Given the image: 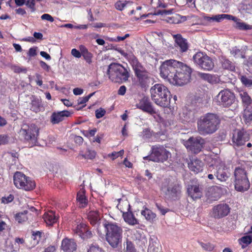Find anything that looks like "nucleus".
<instances>
[{"label":"nucleus","instance_id":"nucleus-43","mask_svg":"<svg viewBox=\"0 0 252 252\" xmlns=\"http://www.w3.org/2000/svg\"><path fill=\"white\" fill-rule=\"evenodd\" d=\"M199 244L201 247L206 251H212L215 248L214 245L210 243H204L201 242H199Z\"/></svg>","mask_w":252,"mask_h":252},{"label":"nucleus","instance_id":"nucleus-7","mask_svg":"<svg viewBox=\"0 0 252 252\" xmlns=\"http://www.w3.org/2000/svg\"><path fill=\"white\" fill-rule=\"evenodd\" d=\"M234 188L236 191L244 192L249 189L250 182L244 168L236 167L234 171Z\"/></svg>","mask_w":252,"mask_h":252},{"label":"nucleus","instance_id":"nucleus-20","mask_svg":"<svg viewBox=\"0 0 252 252\" xmlns=\"http://www.w3.org/2000/svg\"><path fill=\"white\" fill-rule=\"evenodd\" d=\"M71 113L67 110L53 112L50 117V121L53 125L58 124L63 121L65 117L70 116Z\"/></svg>","mask_w":252,"mask_h":252},{"label":"nucleus","instance_id":"nucleus-8","mask_svg":"<svg viewBox=\"0 0 252 252\" xmlns=\"http://www.w3.org/2000/svg\"><path fill=\"white\" fill-rule=\"evenodd\" d=\"M13 182L17 188L26 191L32 190L35 187L34 181L20 171H16L14 173Z\"/></svg>","mask_w":252,"mask_h":252},{"label":"nucleus","instance_id":"nucleus-46","mask_svg":"<svg viewBox=\"0 0 252 252\" xmlns=\"http://www.w3.org/2000/svg\"><path fill=\"white\" fill-rule=\"evenodd\" d=\"M88 252H105V251L98 245L92 244L88 250Z\"/></svg>","mask_w":252,"mask_h":252},{"label":"nucleus","instance_id":"nucleus-26","mask_svg":"<svg viewBox=\"0 0 252 252\" xmlns=\"http://www.w3.org/2000/svg\"><path fill=\"white\" fill-rule=\"evenodd\" d=\"M43 219L47 225L52 226L57 222L59 217L54 211L50 210L44 214Z\"/></svg>","mask_w":252,"mask_h":252},{"label":"nucleus","instance_id":"nucleus-34","mask_svg":"<svg viewBox=\"0 0 252 252\" xmlns=\"http://www.w3.org/2000/svg\"><path fill=\"white\" fill-rule=\"evenodd\" d=\"M79 49L84 60L87 63L91 64L92 63V54L89 52L87 48L83 45L79 46Z\"/></svg>","mask_w":252,"mask_h":252},{"label":"nucleus","instance_id":"nucleus-15","mask_svg":"<svg viewBox=\"0 0 252 252\" xmlns=\"http://www.w3.org/2000/svg\"><path fill=\"white\" fill-rule=\"evenodd\" d=\"M250 140V135L243 129L235 130L233 133L232 141L236 146L244 145L247 141Z\"/></svg>","mask_w":252,"mask_h":252},{"label":"nucleus","instance_id":"nucleus-13","mask_svg":"<svg viewBox=\"0 0 252 252\" xmlns=\"http://www.w3.org/2000/svg\"><path fill=\"white\" fill-rule=\"evenodd\" d=\"M153 157L152 159L155 162H164L170 156V153L162 146H155L152 147Z\"/></svg>","mask_w":252,"mask_h":252},{"label":"nucleus","instance_id":"nucleus-55","mask_svg":"<svg viewBox=\"0 0 252 252\" xmlns=\"http://www.w3.org/2000/svg\"><path fill=\"white\" fill-rule=\"evenodd\" d=\"M42 235V232L37 231L36 232L33 231L32 238L34 240H36V243H38L40 240Z\"/></svg>","mask_w":252,"mask_h":252},{"label":"nucleus","instance_id":"nucleus-5","mask_svg":"<svg viewBox=\"0 0 252 252\" xmlns=\"http://www.w3.org/2000/svg\"><path fill=\"white\" fill-rule=\"evenodd\" d=\"M106 232V239L113 248H117L122 240L123 229L116 223L105 221L103 223Z\"/></svg>","mask_w":252,"mask_h":252},{"label":"nucleus","instance_id":"nucleus-18","mask_svg":"<svg viewBox=\"0 0 252 252\" xmlns=\"http://www.w3.org/2000/svg\"><path fill=\"white\" fill-rule=\"evenodd\" d=\"M203 19L207 23H212L213 22H220L224 19H227L228 20H233L236 21V18L231 15L222 14L215 15L213 17L207 16L204 14L202 16Z\"/></svg>","mask_w":252,"mask_h":252},{"label":"nucleus","instance_id":"nucleus-58","mask_svg":"<svg viewBox=\"0 0 252 252\" xmlns=\"http://www.w3.org/2000/svg\"><path fill=\"white\" fill-rule=\"evenodd\" d=\"M8 137L6 135H0V145L7 143Z\"/></svg>","mask_w":252,"mask_h":252},{"label":"nucleus","instance_id":"nucleus-30","mask_svg":"<svg viewBox=\"0 0 252 252\" xmlns=\"http://www.w3.org/2000/svg\"><path fill=\"white\" fill-rule=\"evenodd\" d=\"M142 216H144L145 219L150 222H154L157 217L156 213L146 206L143 207V210L141 212Z\"/></svg>","mask_w":252,"mask_h":252},{"label":"nucleus","instance_id":"nucleus-32","mask_svg":"<svg viewBox=\"0 0 252 252\" xmlns=\"http://www.w3.org/2000/svg\"><path fill=\"white\" fill-rule=\"evenodd\" d=\"M76 199L80 207L84 208L88 204V199L85 195V190L82 189L77 194Z\"/></svg>","mask_w":252,"mask_h":252},{"label":"nucleus","instance_id":"nucleus-27","mask_svg":"<svg viewBox=\"0 0 252 252\" xmlns=\"http://www.w3.org/2000/svg\"><path fill=\"white\" fill-rule=\"evenodd\" d=\"M129 63L132 66L135 75L142 72L146 70L143 65L139 62L137 57L135 56L130 60Z\"/></svg>","mask_w":252,"mask_h":252},{"label":"nucleus","instance_id":"nucleus-11","mask_svg":"<svg viewBox=\"0 0 252 252\" xmlns=\"http://www.w3.org/2000/svg\"><path fill=\"white\" fill-rule=\"evenodd\" d=\"M234 94L229 89H224L220 92L216 97L218 105L224 107H228L235 101Z\"/></svg>","mask_w":252,"mask_h":252},{"label":"nucleus","instance_id":"nucleus-28","mask_svg":"<svg viewBox=\"0 0 252 252\" xmlns=\"http://www.w3.org/2000/svg\"><path fill=\"white\" fill-rule=\"evenodd\" d=\"M220 63L222 68L224 69L234 71L235 70V65L234 63L227 59L226 57L221 56L220 58Z\"/></svg>","mask_w":252,"mask_h":252},{"label":"nucleus","instance_id":"nucleus-12","mask_svg":"<svg viewBox=\"0 0 252 252\" xmlns=\"http://www.w3.org/2000/svg\"><path fill=\"white\" fill-rule=\"evenodd\" d=\"M204 144V139L200 136L191 137L184 142L187 149L195 154L199 153L202 150Z\"/></svg>","mask_w":252,"mask_h":252},{"label":"nucleus","instance_id":"nucleus-3","mask_svg":"<svg viewBox=\"0 0 252 252\" xmlns=\"http://www.w3.org/2000/svg\"><path fill=\"white\" fill-rule=\"evenodd\" d=\"M153 101L158 105L167 107L170 102L171 94L168 88L161 84H156L150 90Z\"/></svg>","mask_w":252,"mask_h":252},{"label":"nucleus","instance_id":"nucleus-10","mask_svg":"<svg viewBox=\"0 0 252 252\" xmlns=\"http://www.w3.org/2000/svg\"><path fill=\"white\" fill-rule=\"evenodd\" d=\"M194 63L203 70H211L214 66L212 59L202 52H198L193 56Z\"/></svg>","mask_w":252,"mask_h":252},{"label":"nucleus","instance_id":"nucleus-50","mask_svg":"<svg viewBox=\"0 0 252 252\" xmlns=\"http://www.w3.org/2000/svg\"><path fill=\"white\" fill-rule=\"evenodd\" d=\"M126 252H137L134 244L130 241H126Z\"/></svg>","mask_w":252,"mask_h":252},{"label":"nucleus","instance_id":"nucleus-2","mask_svg":"<svg viewBox=\"0 0 252 252\" xmlns=\"http://www.w3.org/2000/svg\"><path fill=\"white\" fill-rule=\"evenodd\" d=\"M220 123V120L217 114L208 113L198 120V132L202 135L213 134L218 129Z\"/></svg>","mask_w":252,"mask_h":252},{"label":"nucleus","instance_id":"nucleus-35","mask_svg":"<svg viewBox=\"0 0 252 252\" xmlns=\"http://www.w3.org/2000/svg\"><path fill=\"white\" fill-rule=\"evenodd\" d=\"M181 187L178 184H171L167 188V192L172 196H177L181 193Z\"/></svg>","mask_w":252,"mask_h":252},{"label":"nucleus","instance_id":"nucleus-22","mask_svg":"<svg viewBox=\"0 0 252 252\" xmlns=\"http://www.w3.org/2000/svg\"><path fill=\"white\" fill-rule=\"evenodd\" d=\"M204 166V163L197 158L190 159V161L188 163L189 168L194 174H197L202 172Z\"/></svg>","mask_w":252,"mask_h":252},{"label":"nucleus","instance_id":"nucleus-44","mask_svg":"<svg viewBox=\"0 0 252 252\" xmlns=\"http://www.w3.org/2000/svg\"><path fill=\"white\" fill-rule=\"evenodd\" d=\"M156 206L159 211L160 214L162 216H164L167 213L170 211V210L169 208L163 206L160 204L156 203Z\"/></svg>","mask_w":252,"mask_h":252},{"label":"nucleus","instance_id":"nucleus-25","mask_svg":"<svg viewBox=\"0 0 252 252\" xmlns=\"http://www.w3.org/2000/svg\"><path fill=\"white\" fill-rule=\"evenodd\" d=\"M173 37L178 46L180 48V52H186L189 48V45L186 39L183 37L181 34L173 35Z\"/></svg>","mask_w":252,"mask_h":252},{"label":"nucleus","instance_id":"nucleus-54","mask_svg":"<svg viewBox=\"0 0 252 252\" xmlns=\"http://www.w3.org/2000/svg\"><path fill=\"white\" fill-rule=\"evenodd\" d=\"M94 93L90 94L87 96H86L85 97H80L78 100V104H83L87 102L90 98L93 95Z\"/></svg>","mask_w":252,"mask_h":252},{"label":"nucleus","instance_id":"nucleus-64","mask_svg":"<svg viewBox=\"0 0 252 252\" xmlns=\"http://www.w3.org/2000/svg\"><path fill=\"white\" fill-rule=\"evenodd\" d=\"M37 47H32L30 48L28 52V56L30 57H34L37 55L36 53Z\"/></svg>","mask_w":252,"mask_h":252},{"label":"nucleus","instance_id":"nucleus-39","mask_svg":"<svg viewBox=\"0 0 252 252\" xmlns=\"http://www.w3.org/2000/svg\"><path fill=\"white\" fill-rule=\"evenodd\" d=\"M88 225L84 223H80L78 224L73 231L74 233L78 235L80 237L82 236L84 232L86 231Z\"/></svg>","mask_w":252,"mask_h":252},{"label":"nucleus","instance_id":"nucleus-21","mask_svg":"<svg viewBox=\"0 0 252 252\" xmlns=\"http://www.w3.org/2000/svg\"><path fill=\"white\" fill-rule=\"evenodd\" d=\"M61 248L63 252H74L77 249V244L74 239L65 238L62 240Z\"/></svg>","mask_w":252,"mask_h":252},{"label":"nucleus","instance_id":"nucleus-51","mask_svg":"<svg viewBox=\"0 0 252 252\" xmlns=\"http://www.w3.org/2000/svg\"><path fill=\"white\" fill-rule=\"evenodd\" d=\"M127 2H128V1L126 0L118 1L115 4V8L117 10L122 11L123 10L124 7L126 6V4L127 3Z\"/></svg>","mask_w":252,"mask_h":252},{"label":"nucleus","instance_id":"nucleus-1","mask_svg":"<svg viewBox=\"0 0 252 252\" xmlns=\"http://www.w3.org/2000/svg\"><path fill=\"white\" fill-rule=\"evenodd\" d=\"M160 75L170 84L183 86L190 82L192 72L186 64L175 60H167L161 64Z\"/></svg>","mask_w":252,"mask_h":252},{"label":"nucleus","instance_id":"nucleus-63","mask_svg":"<svg viewBox=\"0 0 252 252\" xmlns=\"http://www.w3.org/2000/svg\"><path fill=\"white\" fill-rule=\"evenodd\" d=\"M71 53L74 57L77 58H80L82 56L81 51H79L75 48L71 50Z\"/></svg>","mask_w":252,"mask_h":252},{"label":"nucleus","instance_id":"nucleus-29","mask_svg":"<svg viewBox=\"0 0 252 252\" xmlns=\"http://www.w3.org/2000/svg\"><path fill=\"white\" fill-rule=\"evenodd\" d=\"M87 218L90 224L94 226L100 220V213L98 211H91L87 214Z\"/></svg>","mask_w":252,"mask_h":252},{"label":"nucleus","instance_id":"nucleus-41","mask_svg":"<svg viewBox=\"0 0 252 252\" xmlns=\"http://www.w3.org/2000/svg\"><path fill=\"white\" fill-rule=\"evenodd\" d=\"M28 213L27 211H24V212L17 213L15 217L16 220L19 223L27 221L28 220L27 214Z\"/></svg>","mask_w":252,"mask_h":252},{"label":"nucleus","instance_id":"nucleus-9","mask_svg":"<svg viewBox=\"0 0 252 252\" xmlns=\"http://www.w3.org/2000/svg\"><path fill=\"white\" fill-rule=\"evenodd\" d=\"M173 9L169 10L156 9L154 14L164 16L163 20L170 24H179L187 20L186 16H181L177 13H173Z\"/></svg>","mask_w":252,"mask_h":252},{"label":"nucleus","instance_id":"nucleus-31","mask_svg":"<svg viewBox=\"0 0 252 252\" xmlns=\"http://www.w3.org/2000/svg\"><path fill=\"white\" fill-rule=\"evenodd\" d=\"M215 175L221 182L225 181L229 176V173H227V170L225 166L219 167Z\"/></svg>","mask_w":252,"mask_h":252},{"label":"nucleus","instance_id":"nucleus-62","mask_svg":"<svg viewBox=\"0 0 252 252\" xmlns=\"http://www.w3.org/2000/svg\"><path fill=\"white\" fill-rule=\"evenodd\" d=\"M2 215L0 214V232L5 229L6 223L2 220Z\"/></svg>","mask_w":252,"mask_h":252},{"label":"nucleus","instance_id":"nucleus-59","mask_svg":"<svg viewBox=\"0 0 252 252\" xmlns=\"http://www.w3.org/2000/svg\"><path fill=\"white\" fill-rule=\"evenodd\" d=\"M41 18L42 20H45L51 22H53L54 21L53 17L48 14H43Z\"/></svg>","mask_w":252,"mask_h":252},{"label":"nucleus","instance_id":"nucleus-33","mask_svg":"<svg viewBox=\"0 0 252 252\" xmlns=\"http://www.w3.org/2000/svg\"><path fill=\"white\" fill-rule=\"evenodd\" d=\"M239 95L244 106L246 107L251 106V105L252 104V99L247 92L241 91L239 92Z\"/></svg>","mask_w":252,"mask_h":252},{"label":"nucleus","instance_id":"nucleus-16","mask_svg":"<svg viewBox=\"0 0 252 252\" xmlns=\"http://www.w3.org/2000/svg\"><path fill=\"white\" fill-rule=\"evenodd\" d=\"M198 116L197 112L195 109H189L185 107L180 113V118L183 123L194 122Z\"/></svg>","mask_w":252,"mask_h":252},{"label":"nucleus","instance_id":"nucleus-52","mask_svg":"<svg viewBox=\"0 0 252 252\" xmlns=\"http://www.w3.org/2000/svg\"><path fill=\"white\" fill-rule=\"evenodd\" d=\"M106 114V111L104 108H99L95 111V115L97 119L103 117Z\"/></svg>","mask_w":252,"mask_h":252},{"label":"nucleus","instance_id":"nucleus-45","mask_svg":"<svg viewBox=\"0 0 252 252\" xmlns=\"http://www.w3.org/2000/svg\"><path fill=\"white\" fill-rule=\"evenodd\" d=\"M236 27L241 30H248L252 29V26L244 22H237Z\"/></svg>","mask_w":252,"mask_h":252},{"label":"nucleus","instance_id":"nucleus-38","mask_svg":"<svg viewBox=\"0 0 252 252\" xmlns=\"http://www.w3.org/2000/svg\"><path fill=\"white\" fill-rule=\"evenodd\" d=\"M199 77L203 80L207 81L211 84L216 83L217 82V77L215 75L209 73L199 72Z\"/></svg>","mask_w":252,"mask_h":252},{"label":"nucleus","instance_id":"nucleus-53","mask_svg":"<svg viewBox=\"0 0 252 252\" xmlns=\"http://www.w3.org/2000/svg\"><path fill=\"white\" fill-rule=\"evenodd\" d=\"M120 53L128 61V62L134 56V54L132 52L126 53L124 50H121Z\"/></svg>","mask_w":252,"mask_h":252},{"label":"nucleus","instance_id":"nucleus-57","mask_svg":"<svg viewBox=\"0 0 252 252\" xmlns=\"http://www.w3.org/2000/svg\"><path fill=\"white\" fill-rule=\"evenodd\" d=\"M14 199V196L12 194H9L7 197H2L1 202L4 204H7L12 202Z\"/></svg>","mask_w":252,"mask_h":252},{"label":"nucleus","instance_id":"nucleus-23","mask_svg":"<svg viewBox=\"0 0 252 252\" xmlns=\"http://www.w3.org/2000/svg\"><path fill=\"white\" fill-rule=\"evenodd\" d=\"M187 192L189 196L193 200L200 198L202 195V190L199 185H189Z\"/></svg>","mask_w":252,"mask_h":252},{"label":"nucleus","instance_id":"nucleus-47","mask_svg":"<svg viewBox=\"0 0 252 252\" xmlns=\"http://www.w3.org/2000/svg\"><path fill=\"white\" fill-rule=\"evenodd\" d=\"M240 244H245L246 246H247L250 244L252 242V237L251 236H245L242 237L239 240Z\"/></svg>","mask_w":252,"mask_h":252},{"label":"nucleus","instance_id":"nucleus-36","mask_svg":"<svg viewBox=\"0 0 252 252\" xmlns=\"http://www.w3.org/2000/svg\"><path fill=\"white\" fill-rule=\"evenodd\" d=\"M31 109L35 112H38L43 109V107L41 104V99L35 98L32 100Z\"/></svg>","mask_w":252,"mask_h":252},{"label":"nucleus","instance_id":"nucleus-42","mask_svg":"<svg viewBox=\"0 0 252 252\" xmlns=\"http://www.w3.org/2000/svg\"><path fill=\"white\" fill-rule=\"evenodd\" d=\"M241 82L247 87H252V80L248 78L246 75H241L240 77Z\"/></svg>","mask_w":252,"mask_h":252},{"label":"nucleus","instance_id":"nucleus-49","mask_svg":"<svg viewBox=\"0 0 252 252\" xmlns=\"http://www.w3.org/2000/svg\"><path fill=\"white\" fill-rule=\"evenodd\" d=\"M124 154V150H121L119 152H113L111 154H109L108 156L111 157L113 160H114L119 157H122Z\"/></svg>","mask_w":252,"mask_h":252},{"label":"nucleus","instance_id":"nucleus-56","mask_svg":"<svg viewBox=\"0 0 252 252\" xmlns=\"http://www.w3.org/2000/svg\"><path fill=\"white\" fill-rule=\"evenodd\" d=\"M25 4L28 7L32 9V12L35 11V3L34 0H28L26 1Z\"/></svg>","mask_w":252,"mask_h":252},{"label":"nucleus","instance_id":"nucleus-6","mask_svg":"<svg viewBox=\"0 0 252 252\" xmlns=\"http://www.w3.org/2000/svg\"><path fill=\"white\" fill-rule=\"evenodd\" d=\"M39 128L35 124H24L22 126L20 133L25 142L30 147L36 145L38 143Z\"/></svg>","mask_w":252,"mask_h":252},{"label":"nucleus","instance_id":"nucleus-37","mask_svg":"<svg viewBox=\"0 0 252 252\" xmlns=\"http://www.w3.org/2000/svg\"><path fill=\"white\" fill-rule=\"evenodd\" d=\"M243 118L247 125L250 124L252 122V106L246 107L244 111Z\"/></svg>","mask_w":252,"mask_h":252},{"label":"nucleus","instance_id":"nucleus-40","mask_svg":"<svg viewBox=\"0 0 252 252\" xmlns=\"http://www.w3.org/2000/svg\"><path fill=\"white\" fill-rule=\"evenodd\" d=\"M230 53L235 58H245L243 52L236 46L232 48L230 51Z\"/></svg>","mask_w":252,"mask_h":252},{"label":"nucleus","instance_id":"nucleus-19","mask_svg":"<svg viewBox=\"0 0 252 252\" xmlns=\"http://www.w3.org/2000/svg\"><path fill=\"white\" fill-rule=\"evenodd\" d=\"M125 205L127 207V212L122 210L120 208L121 212L123 213V217L125 221L129 225H134L139 224V221L137 219L134 217L133 213L130 211V205L127 202L125 203Z\"/></svg>","mask_w":252,"mask_h":252},{"label":"nucleus","instance_id":"nucleus-48","mask_svg":"<svg viewBox=\"0 0 252 252\" xmlns=\"http://www.w3.org/2000/svg\"><path fill=\"white\" fill-rule=\"evenodd\" d=\"M93 234L91 231L89 229V226H88L86 231L84 232L81 238L83 240H87L93 237Z\"/></svg>","mask_w":252,"mask_h":252},{"label":"nucleus","instance_id":"nucleus-24","mask_svg":"<svg viewBox=\"0 0 252 252\" xmlns=\"http://www.w3.org/2000/svg\"><path fill=\"white\" fill-rule=\"evenodd\" d=\"M138 81L139 85L142 88L148 86L150 83V73L147 70L135 75Z\"/></svg>","mask_w":252,"mask_h":252},{"label":"nucleus","instance_id":"nucleus-17","mask_svg":"<svg viewBox=\"0 0 252 252\" xmlns=\"http://www.w3.org/2000/svg\"><path fill=\"white\" fill-rule=\"evenodd\" d=\"M230 208L226 204H220L214 207L213 213L215 218H222L228 215Z\"/></svg>","mask_w":252,"mask_h":252},{"label":"nucleus","instance_id":"nucleus-61","mask_svg":"<svg viewBox=\"0 0 252 252\" xmlns=\"http://www.w3.org/2000/svg\"><path fill=\"white\" fill-rule=\"evenodd\" d=\"M88 154L85 156V158L92 159L95 157L96 153L94 151H88Z\"/></svg>","mask_w":252,"mask_h":252},{"label":"nucleus","instance_id":"nucleus-60","mask_svg":"<svg viewBox=\"0 0 252 252\" xmlns=\"http://www.w3.org/2000/svg\"><path fill=\"white\" fill-rule=\"evenodd\" d=\"M143 136L145 138H150L152 136L151 132L149 128H145L142 131Z\"/></svg>","mask_w":252,"mask_h":252},{"label":"nucleus","instance_id":"nucleus-4","mask_svg":"<svg viewBox=\"0 0 252 252\" xmlns=\"http://www.w3.org/2000/svg\"><path fill=\"white\" fill-rule=\"evenodd\" d=\"M107 74L112 82L119 84L126 82L130 77L128 68L117 63H112L109 65Z\"/></svg>","mask_w":252,"mask_h":252},{"label":"nucleus","instance_id":"nucleus-14","mask_svg":"<svg viewBox=\"0 0 252 252\" xmlns=\"http://www.w3.org/2000/svg\"><path fill=\"white\" fill-rule=\"evenodd\" d=\"M136 107L144 112L147 113L151 115L157 114L152 102L147 96H143L140 99L136 104Z\"/></svg>","mask_w":252,"mask_h":252}]
</instances>
